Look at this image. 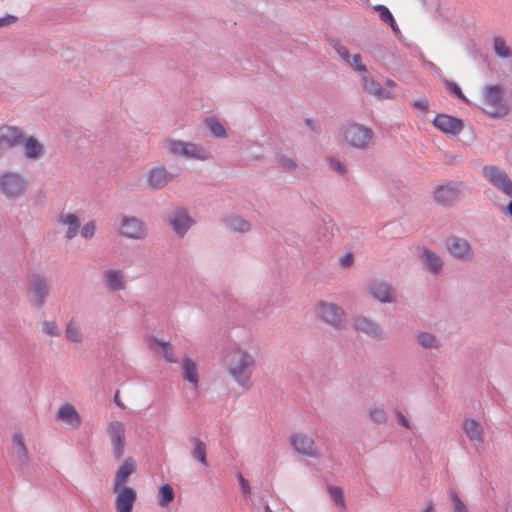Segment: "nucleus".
<instances>
[{
    "mask_svg": "<svg viewBox=\"0 0 512 512\" xmlns=\"http://www.w3.org/2000/svg\"><path fill=\"white\" fill-rule=\"evenodd\" d=\"M256 362L257 356L240 344L227 347L222 359V365L229 376L245 390L252 386L251 376Z\"/></svg>",
    "mask_w": 512,
    "mask_h": 512,
    "instance_id": "nucleus-1",
    "label": "nucleus"
},
{
    "mask_svg": "<svg viewBox=\"0 0 512 512\" xmlns=\"http://www.w3.org/2000/svg\"><path fill=\"white\" fill-rule=\"evenodd\" d=\"M338 137L344 146L357 150H366L374 142L373 130L357 122L341 125Z\"/></svg>",
    "mask_w": 512,
    "mask_h": 512,
    "instance_id": "nucleus-2",
    "label": "nucleus"
},
{
    "mask_svg": "<svg viewBox=\"0 0 512 512\" xmlns=\"http://www.w3.org/2000/svg\"><path fill=\"white\" fill-rule=\"evenodd\" d=\"M316 318L335 330H342L347 325V314L344 308L334 302L320 300L315 304Z\"/></svg>",
    "mask_w": 512,
    "mask_h": 512,
    "instance_id": "nucleus-3",
    "label": "nucleus"
},
{
    "mask_svg": "<svg viewBox=\"0 0 512 512\" xmlns=\"http://www.w3.org/2000/svg\"><path fill=\"white\" fill-rule=\"evenodd\" d=\"M169 154L179 158L205 161L210 158L209 152L201 145L169 138L165 141Z\"/></svg>",
    "mask_w": 512,
    "mask_h": 512,
    "instance_id": "nucleus-4",
    "label": "nucleus"
},
{
    "mask_svg": "<svg viewBox=\"0 0 512 512\" xmlns=\"http://www.w3.org/2000/svg\"><path fill=\"white\" fill-rule=\"evenodd\" d=\"M27 188L25 177L16 171H5L0 174V191L7 198H20Z\"/></svg>",
    "mask_w": 512,
    "mask_h": 512,
    "instance_id": "nucleus-5",
    "label": "nucleus"
},
{
    "mask_svg": "<svg viewBox=\"0 0 512 512\" xmlns=\"http://www.w3.org/2000/svg\"><path fill=\"white\" fill-rule=\"evenodd\" d=\"M118 233L125 239L139 241L147 237L148 227L142 219L136 216L121 215Z\"/></svg>",
    "mask_w": 512,
    "mask_h": 512,
    "instance_id": "nucleus-6",
    "label": "nucleus"
},
{
    "mask_svg": "<svg viewBox=\"0 0 512 512\" xmlns=\"http://www.w3.org/2000/svg\"><path fill=\"white\" fill-rule=\"evenodd\" d=\"M482 174L490 185L512 199V180L505 170L496 165H485L482 168Z\"/></svg>",
    "mask_w": 512,
    "mask_h": 512,
    "instance_id": "nucleus-7",
    "label": "nucleus"
},
{
    "mask_svg": "<svg viewBox=\"0 0 512 512\" xmlns=\"http://www.w3.org/2000/svg\"><path fill=\"white\" fill-rule=\"evenodd\" d=\"M504 91L499 85L487 86L483 93L485 111L493 117H503L508 113L503 103Z\"/></svg>",
    "mask_w": 512,
    "mask_h": 512,
    "instance_id": "nucleus-8",
    "label": "nucleus"
},
{
    "mask_svg": "<svg viewBox=\"0 0 512 512\" xmlns=\"http://www.w3.org/2000/svg\"><path fill=\"white\" fill-rule=\"evenodd\" d=\"M106 434L111 442L112 455L119 460L123 456L126 446L124 423L118 420L110 421L106 427Z\"/></svg>",
    "mask_w": 512,
    "mask_h": 512,
    "instance_id": "nucleus-9",
    "label": "nucleus"
},
{
    "mask_svg": "<svg viewBox=\"0 0 512 512\" xmlns=\"http://www.w3.org/2000/svg\"><path fill=\"white\" fill-rule=\"evenodd\" d=\"M25 140V131L12 125L0 126V155L18 148Z\"/></svg>",
    "mask_w": 512,
    "mask_h": 512,
    "instance_id": "nucleus-10",
    "label": "nucleus"
},
{
    "mask_svg": "<svg viewBox=\"0 0 512 512\" xmlns=\"http://www.w3.org/2000/svg\"><path fill=\"white\" fill-rule=\"evenodd\" d=\"M167 222L179 238H183L195 224V220L189 215L187 209L183 207H177L172 210L167 216Z\"/></svg>",
    "mask_w": 512,
    "mask_h": 512,
    "instance_id": "nucleus-11",
    "label": "nucleus"
},
{
    "mask_svg": "<svg viewBox=\"0 0 512 512\" xmlns=\"http://www.w3.org/2000/svg\"><path fill=\"white\" fill-rule=\"evenodd\" d=\"M448 254L459 261H469L474 257V251L467 239L459 236H449L445 240Z\"/></svg>",
    "mask_w": 512,
    "mask_h": 512,
    "instance_id": "nucleus-12",
    "label": "nucleus"
},
{
    "mask_svg": "<svg viewBox=\"0 0 512 512\" xmlns=\"http://www.w3.org/2000/svg\"><path fill=\"white\" fill-rule=\"evenodd\" d=\"M29 291L31 293V303L34 307L41 308L44 306L51 291V286L48 280L39 274L31 276Z\"/></svg>",
    "mask_w": 512,
    "mask_h": 512,
    "instance_id": "nucleus-13",
    "label": "nucleus"
},
{
    "mask_svg": "<svg viewBox=\"0 0 512 512\" xmlns=\"http://www.w3.org/2000/svg\"><path fill=\"white\" fill-rule=\"evenodd\" d=\"M462 187L461 182L453 181L439 185L434 190V200L440 205L450 206L461 198Z\"/></svg>",
    "mask_w": 512,
    "mask_h": 512,
    "instance_id": "nucleus-14",
    "label": "nucleus"
},
{
    "mask_svg": "<svg viewBox=\"0 0 512 512\" xmlns=\"http://www.w3.org/2000/svg\"><path fill=\"white\" fill-rule=\"evenodd\" d=\"M293 449L300 455L309 458H319L321 453L313 438L305 433H295L289 438Z\"/></svg>",
    "mask_w": 512,
    "mask_h": 512,
    "instance_id": "nucleus-15",
    "label": "nucleus"
},
{
    "mask_svg": "<svg viewBox=\"0 0 512 512\" xmlns=\"http://www.w3.org/2000/svg\"><path fill=\"white\" fill-rule=\"evenodd\" d=\"M175 178V175L170 172L164 165L160 164L152 167L146 176V183L149 189L159 190L164 188Z\"/></svg>",
    "mask_w": 512,
    "mask_h": 512,
    "instance_id": "nucleus-16",
    "label": "nucleus"
},
{
    "mask_svg": "<svg viewBox=\"0 0 512 512\" xmlns=\"http://www.w3.org/2000/svg\"><path fill=\"white\" fill-rule=\"evenodd\" d=\"M353 327L357 332L363 333L374 340L385 338L383 328L373 319L359 315L354 318Z\"/></svg>",
    "mask_w": 512,
    "mask_h": 512,
    "instance_id": "nucleus-17",
    "label": "nucleus"
},
{
    "mask_svg": "<svg viewBox=\"0 0 512 512\" xmlns=\"http://www.w3.org/2000/svg\"><path fill=\"white\" fill-rule=\"evenodd\" d=\"M115 494L116 512H132L137 499L136 491L131 487L112 488Z\"/></svg>",
    "mask_w": 512,
    "mask_h": 512,
    "instance_id": "nucleus-18",
    "label": "nucleus"
},
{
    "mask_svg": "<svg viewBox=\"0 0 512 512\" xmlns=\"http://www.w3.org/2000/svg\"><path fill=\"white\" fill-rule=\"evenodd\" d=\"M433 125L443 133L452 135L459 134L463 129L462 120L446 114L436 115Z\"/></svg>",
    "mask_w": 512,
    "mask_h": 512,
    "instance_id": "nucleus-19",
    "label": "nucleus"
},
{
    "mask_svg": "<svg viewBox=\"0 0 512 512\" xmlns=\"http://www.w3.org/2000/svg\"><path fill=\"white\" fill-rule=\"evenodd\" d=\"M102 280L109 291H121L126 289V279L124 271L110 268L103 272Z\"/></svg>",
    "mask_w": 512,
    "mask_h": 512,
    "instance_id": "nucleus-20",
    "label": "nucleus"
},
{
    "mask_svg": "<svg viewBox=\"0 0 512 512\" xmlns=\"http://www.w3.org/2000/svg\"><path fill=\"white\" fill-rule=\"evenodd\" d=\"M21 146L25 159L29 161H38L45 154L44 145L34 136L25 134V140L21 143Z\"/></svg>",
    "mask_w": 512,
    "mask_h": 512,
    "instance_id": "nucleus-21",
    "label": "nucleus"
},
{
    "mask_svg": "<svg viewBox=\"0 0 512 512\" xmlns=\"http://www.w3.org/2000/svg\"><path fill=\"white\" fill-rule=\"evenodd\" d=\"M136 461L132 457H127L117 469L112 488H125L129 477L136 471Z\"/></svg>",
    "mask_w": 512,
    "mask_h": 512,
    "instance_id": "nucleus-22",
    "label": "nucleus"
},
{
    "mask_svg": "<svg viewBox=\"0 0 512 512\" xmlns=\"http://www.w3.org/2000/svg\"><path fill=\"white\" fill-rule=\"evenodd\" d=\"M419 258L430 274L439 275L442 272L443 260L437 253L427 248H421L419 250Z\"/></svg>",
    "mask_w": 512,
    "mask_h": 512,
    "instance_id": "nucleus-23",
    "label": "nucleus"
},
{
    "mask_svg": "<svg viewBox=\"0 0 512 512\" xmlns=\"http://www.w3.org/2000/svg\"><path fill=\"white\" fill-rule=\"evenodd\" d=\"M369 293L382 303L394 302V293L391 286L382 281H373L368 286Z\"/></svg>",
    "mask_w": 512,
    "mask_h": 512,
    "instance_id": "nucleus-24",
    "label": "nucleus"
},
{
    "mask_svg": "<svg viewBox=\"0 0 512 512\" xmlns=\"http://www.w3.org/2000/svg\"><path fill=\"white\" fill-rule=\"evenodd\" d=\"M57 221L58 224L67 227L65 233V238L67 240H71L76 237L81 226L80 219L77 215L69 212H62L59 214Z\"/></svg>",
    "mask_w": 512,
    "mask_h": 512,
    "instance_id": "nucleus-25",
    "label": "nucleus"
},
{
    "mask_svg": "<svg viewBox=\"0 0 512 512\" xmlns=\"http://www.w3.org/2000/svg\"><path fill=\"white\" fill-rule=\"evenodd\" d=\"M361 85L367 93L375 96L377 99L383 100L392 98L390 91L383 88L379 82L368 75H363Z\"/></svg>",
    "mask_w": 512,
    "mask_h": 512,
    "instance_id": "nucleus-26",
    "label": "nucleus"
},
{
    "mask_svg": "<svg viewBox=\"0 0 512 512\" xmlns=\"http://www.w3.org/2000/svg\"><path fill=\"white\" fill-rule=\"evenodd\" d=\"M414 337L419 346L425 350H438L442 346L441 339L434 333L426 330H417Z\"/></svg>",
    "mask_w": 512,
    "mask_h": 512,
    "instance_id": "nucleus-27",
    "label": "nucleus"
},
{
    "mask_svg": "<svg viewBox=\"0 0 512 512\" xmlns=\"http://www.w3.org/2000/svg\"><path fill=\"white\" fill-rule=\"evenodd\" d=\"M181 368L183 379L189 382L196 391L199 385V373L196 363L191 358L186 357L182 360Z\"/></svg>",
    "mask_w": 512,
    "mask_h": 512,
    "instance_id": "nucleus-28",
    "label": "nucleus"
},
{
    "mask_svg": "<svg viewBox=\"0 0 512 512\" xmlns=\"http://www.w3.org/2000/svg\"><path fill=\"white\" fill-rule=\"evenodd\" d=\"M57 419L70 425L78 427L80 425V416L75 407L69 403L62 404L57 411Z\"/></svg>",
    "mask_w": 512,
    "mask_h": 512,
    "instance_id": "nucleus-29",
    "label": "nucleus"
},
{
    "mask_svg": "<svg viewBox=\"0 0 512 512\" xmlns=\"http://www.w3.org/2000/svg\"><path fill=\"white\" fill-rule=\"evenodd\" d=\"M463 430L470 441L482 444L483 439V427L479 422L474 419H465L463 423Z\"/></svg>",
    "mask_w": 512,
    "mask_h": 512,
    "instance_id": "nucleus-30",
    "label": "nucleus"
},
{
    "mask_svg": "<svg viewBox=\"0 0 512 512\" xmlns=\"http://www.w3.org/2000/svg\"><path fill=\"white\" fill-rule=\"evenodd\" d=\"M223 222L226 228L232 232L246 233L251 229V224L238 215H229L224 218Z\"/></svg>",
    "mask_w": 512,
    "mask_h": 512,
    "instance_id": "nucleus-31",
    "label": "nucleus"
},
{
    "mask_svg": "<svg viewBox=\"0 0 512 512\" xmlns=\"http://www.w3.org/2000/svg\"><path fill=\"white\" fill-rule=\"evenodd\" d=\"M12 453L17 457L21 464L28 462V451L20 432H15L12 438Z\"/></svg>",
    "mask_w": 512,
    "mask_h": 512,
    "instance_id": "nucleus-32",
    "label": "nucleus"
},
{
    "mask_svg": "<svg viewBox=\"0 0 512 512\" xmlns=\"http://www.w3.org/2000/svg\"><path fill=\"white\" fill-rule=\"evenodd\" d=\"M150 349L155 351H161L165 360L169 363H176L177 359L174 356L173 347L165 341H161L157 338H151L148 342Z\"/></svg>",
    "mask_w": 512,
    "mask_h": 512,
    "instance_id": "nucleus-33",
    "label": "nucleus"
},
{
    "mask_svg": "<svg viewBox=\"0 0 512 512\" xmlns=\"http://www.w3.org/2000/svg\"><path fill=\"white\" fill-rule=\"evenodd\" d=\"M189 441L193 445L191 452L193 459L203 466H208L206 444L195 436H191Z\"/></svg>",
    "mask_w": 512,
    "mask_h": 512,
    "instance_id": "nucleus-34",
    "label": "nucleus"
},
{
    "mask_svg": "<svg viewBox=\"0 0 512 512\" xmlns=\"http://www.w3.org/2000/svg\"><path fill=\"white\" fill-rule=\"evenodd\" d=\"M65 336L67 340L73 343H80L83 341L84 335L79 324L74 319L69 320L66 324Z\"/></svg>",
    "mask_w": 512,
    "mask_h": 512,
    "instance_id": "nucleus-35",
    "label": "nucleus"
},
{
    "mask_svg": "<svg viewBox=\"0 0 512 512\" xmlns=\"http://www.w3.org/2000/svg\"><path fill=\"white\" fill-rule=\"evenodd\" d=\"M205 125L210 134L216 138H226L227 131L225 127L213 116L205 119Z\"/></svg>",
    "mask_w": 512,
    "mask_h": 512,
    "instance_id": "nucleus-36",
    "label": "nucleus"
},
{
    "mask_svg": "<svg viewBox=\"0 0 512 512\" xmlns=\"http://www.w3.org/2000/svg\"><path fill=\"white\" fill-rule=\"evenodd\" d=\"M174 497L175 493L171 485L163 484L160 486L157 500L161 507L168 506L174 500Z\"/></svg>",
    "mask_w": 512,
    "mask_h": 512,
    "instance_id": "nucleus-37",
    "label": "nucleus"
},
{
    "mask_svg": "<svg viewBox=\"0 0 512 512\" xmlns=\"http://www.w3.org/2000/svg\"><path fill=\"white\" fill-rule=\"evenodd\" d=\"M367 417L377 423L383 424L387 421V413L382 405H375L367 411Z\"/></svg>",
    "mask_w": 512,
    "mask_h": 512,
    "instance_id": "nucleus-38",
    "label": "nucleus"
},
{
    "mask_svg": "<svg viewBox=\"0 0 512 512\" xmlns=\"http://www.w3.org/2000/svg\"><path fill=\"white\" fill-rule=\"evenodd\" d=\"M493 46L495 54L500 58H510L512 56L511 49L506 45L505 40L497 36L493 39Z\"/></svg>",
    "mask_w": 512,
    "mask_h": 512,
    "instance_id": "nucleus-39",
    "label": "nucleus"
},
{
    "mask_svg": "<svg viewBox=\"0 0 512 512\" xmlns=\"http://www.w3.org/2000/svg\"><path fill=\"white\" fill-rule=\"evenodd\" d=\"M374 9L379 11V17L384 23L388 24L394 32L398 31V26L395 22V19L386 6L377 5L374 7Z\"/></svg>",
    "mask_w": 512,
    "mask_h": 512,
    "instance_id": "nucleus-40",
    "label": "nucleus"
},
{
    "mask_svg": "<svg viewBox=\"0 0 512 512\" xmlns=\"http://www.w3.org/2000/svg\"><path fill=\"white\" fill-rule=\"evenodd\" d=\"M327 490H328V493H329V496H330L332 502L336 506L344 509L346 507V504H345L342 488L339 486L329 485Z\"/></svg>",
    "mask_w": 512,
    "mask_h": 512,
    "instance_id": "nucleus-41",
    "label": "nucleus"
},
{
    "mask_svg": "<svg viewBox=\"0 0 512 512\" xmlns=\"http://www.w3.org/2000/svg\"><path fill=\"white\" fill-rule=\"evenodd\" d=\"M276 160L278 162V165L287 171L295 172L299 170L297 162L284 154H277Z\"/></svg>",
    "mask_w": 512,
    "mask_h": 512,
    "instance_id": "nucleus-42",
    "label": "nucleus"
},
{
    "mask_svg": "<svg viewBox=\"0 0 512 512\" xmlns=\"http://www.w3.org/2000/svg\"><path fill=\"white\" fill-rule=\"evenodd\" d=\"M42 332L51 337H58L61 334L57 323L55 321L45 320L42 322Z\"/></svg>",
    "mask_w": 512,
    "mask_h": 512,
    "instance_id": "nucleus-43",
    "label": "nucleus"
},
{
    "mask_svg": "<svg viewBox=\"0 0 512 512\" xmlns=\"http://www.w3.org/2000/svg\"><path fill=\"white\" fill-rule=\"evenodd\" d=\"M450 500L453 503V511L454 512H468V508L465 503L460 499L456 491L451 490L449 492Z\"/></svg>",
    "mask_w": 512,
    "mask_h": 512,
    "instance_id": "nucleus-44",
    "label": "nucleus"
},
{
    "mask_svg": "<svg viewBox=\"0 0 512 512\" xmlns=\"http://www.w3.org/2000/svg\"><path fill=\"white\" fill-rule=\"evenodd\" d=\"M333 48L343 62L350 63L351 55L344 45H342L339 41H333Z\"/></svg>",
    "mask_w": 512,
    "mask_h": 512,
    "instance_id": "nucleus-45",
    "label": "nucleus"
},
{
    "mask_svg": "<svg viewBox=\"0 0 512 512\" xmlns=\"http://www.w3.org/2000/svg\"><path fill=\"white\" fill-rule=\"evenodd\" d=\"M349 66L353 67V69L357 72L366 73L367 67L362 63V57L360 54H355L351 56L350 63H347Z\"/></svg>",
    "mask_w": 512,
    "mask_h": 512,
    "instance_id": "nucleus-46",
    "label": "nucleus"
},
{
    "mask_svg": "<svg viewBox=\"0 0 512 512\" xmlns=\"http://www.w3.org/2000/svg\"><path fill=\"white\" fill-rule=\"evenodd\" d=\"M95 231H96V223L95 221H88L87 223H85L83 225V227L81 228V236L85 239H91L94 234H95Z\"/></svg>",
    "mask_w": 512,
    "mask_h": 512,
    "instance_id": "nucleus-47",
    "label": "nucleus"
},
{
    "mask_svg": "<svg viewBox=\"0 0 512 512\" xmlns=\"http://www.w3.org/2000/svg\"><path fill=\"white\" fill-rule=\"evenodd\" d=\"M445 86L446 88H448L458 99L462 100V101H467L466 97L464 96V94L462 93L460 87L454 83V82H451L449 80H445Z\"/></svg>",
    "mask_w": 512,
    "mask_h": 512,
    "instance_id": "nucleus-48",
    "label": "nucleus"
},
{
    "mask_svg": "<svg viewBox=\"0 0 512 512\" xmlns=\"http://www.w3.org/2000/svg\"><path fill=\"white\" fill-rule=\"evenodd\" d=\"M329 163H330V167L336 171L337 173H339L340 175H344L346 174L347 172V168L346 166L338 159H335V158H331L329 160Z\"/></svg>",
    "mask_w": 512,
    "mask_h": 512,
    "instance_id": "nucleus-49",
    "label": "nucleus"
},
{
    "mask_svg": "<svg viewBox=\"0 0 512 512\" xmlns=\"http://www.w3.org/2000/svg\"><path fill=\"white\" fill-rule=\"evenodd\" d=\"M237 480L239 482L241 491L244 496H249L251 493V488L249 482L242 476V474L237 475Z\"/></svg>",
    "mask_w": 512,
    "mask_h": 512,
    "instance_id": "nucleus-50",
    "label": "nucleus"
},
{
    "mask_svg": "<svg viewBox=\"0 0 512 512\" xmlns=\"http://www.w3.org/2000/svg\"><path fill=\"white\" fill-rule=\"evenodd\" d=\"M412 105L415 109L425 112L428 109L429 103L425 97H422L417 100H414Z\"/></svg>",
    "mask_w": 512,
    "mask_h": 512,
    "instance_id": "nucleus-51",
    "label": "nucleus"
},
{
    "mask_svg": "<svg viewBox=\"0 0 512 512\" xmlns=\"http://www.w3.org/2000/svg\"><path fill=\"white\" fill-rule=\"evenodd\" d=\"M396 418L401 426L407 429L411 428L409 420L399 410L396 411Z\"/></svg>",
    "mask_w": 512,
    "mask_h": 512,
    "instance_id": "nucleus-52",
    "label": "nucleus"
},
{
    "mask_svg": "<svg viewBox=\"0 0 512 512\" xmlns=\"http://www.w3.org/2000/svg\"><path fill=\"white\" fill-rule=\"evenodd\" d=\"M353 257L351 254H345L340 258V263L343 267H349L352 265Z\"/></svg>",
    "mask_w": 512,
    "mask_h": 512,
    "instance_id": "nucleus-53",
    "label": "nucleus"
},
{
    "mask_svg": "<svg viewBox=\"0 0 512 512\" xmlns=\"http://www.w3.org/2000/svg\"><path fill=\"white\" fill-rule=\"evenodd\" d=\"M15 20H16V17L12 16V15H8L6 17H1L0 18V27L8 26V25L12 24L13 22H15Z\"/></svg>",
    "mask_w": 512,
    "mask_h": 512,
    "instance_id": "nucleus-54",
    "label": "nucleus"
},
{
    "mask_svg": "<svg viewBox=\"0 0 512 512\" xmlns=\"http://www.w3.org/2000/svg\"><path fill=\"white\" fill-rule=\"evenodd\" d=\"M114 401L118 407L124 408V404L119 399V392H116V394L114 395Z\"/></svg>",
    "mask_w": 512,
    "mask_h": 512,
    "instance_id": "nucleus-55",
    "label": "nucleus"
},
{
    "mask_svg": "<svg viewBox=\"0 0 512 512\" xmlns=\"http://www.w3.org/2000/svg\"><path fill=\"white\" fill-rule=\"evenodd\" d=\"M305 123H306V125H307V126H309L312 130L316 131V128L314 127V123H313V121H312V120H310V119H306V120H305Z\"/></svg>",
    "mask_w": 512,
    "mask_h": 512,
    "instance_id": "nucleus-56",
    "label": "nucleus"
},
{
    "mask_svg": "<svg viewBox=\"0 0 512 512\" xmlns=\"http://www.w3.org/2000/svg\"><path fill=\"white\" fill-rule=\"evenodd\" d=\"M506 212L510 215V217H512V199L506 207Z\"/></svg>",
    "mask_w": 512,
    "mask_h": 512,
    "instance_id": "nucleus-57",
    "label": "nucleus"
},
{
    "mask_svg": "<svg viewBox=\"0 0 512 512\" xmlns=\"http://www.w3.org/2000/svg\"><path fill=\"white\" fill-rule=\"evenodd\" d=\"M427 66H428L429 69H431L433 71H436L438 69L437 66L434 63H432V62H428Z\"/></svg>",
    "mask_w": 512,
    "mask_h": 512,
    "instance_id": "nucleus-58",
    "label": "nucleus"
},
{
    "mask_svg": "<svg viewBox=\"0 0 512 512\" xmlns=\"http://www.w3.org/2000/svg\"><path fill=\"white\" fill-rule=\"evenodd\" d=\"M386 84H387L388 86H390V87H394V86L396 85V84H395V82H394L393 80H391V79H388V80L386 81Z\"/></svg>",
    "mask_w": 512,
    "mask_h": 512,
    "instance_id": "nucleus-59",
    "label": "nucleus"
},
{
    "mask_svg": "<svg viewBox=\"0 0 512 512\" xmlns=\"http://www.w3.org/2000/svg\"><path fill=\"white\" fill-rule=\"evenodd\" d=\"M264 512H273L268 504L264 507Z\"/></svg>",
    "mask_w": 512,
    "mask_h": 512,
    "instance_id": "nucleus-60",
    "label": "nucleus"
}]
</instances>
